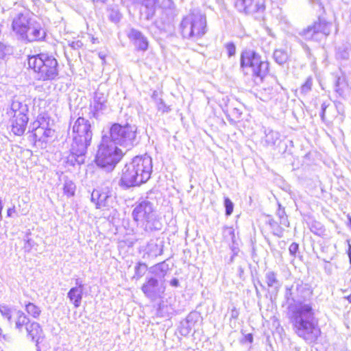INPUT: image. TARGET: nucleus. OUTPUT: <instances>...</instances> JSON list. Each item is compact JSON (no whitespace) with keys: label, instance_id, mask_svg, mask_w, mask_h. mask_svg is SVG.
Listing matches in <instances>:
<instances>
[{"label":"nucleus","instance_id":"nucleus-60","mask_svg":"<svg viewBox=\"0 0 351 351\" xmlns=\"http://www.w3.org/2000/svg\"><path fill=\"white\" fill-rule=\"evenodd\" d=\"M184 332L185 334H188V333H189V330H188L187 329H186L184 331V330H182L181 331V333H182V334H184Z\"/></svg>","mask_w":351,"mask_h":351},{"label":"nucleus","instance_id":"nucleus-48","mask_svg":"<svg viewBox=\"0 0 351 351\" xmlns=\"http://www.w3.org/2000/svg\"><path fill=\"white\" fill-rule=\"evenodd\" d=\"M24 248L26 251H29L32 248V241L27 239L25 243Z\"/></svg>","mask_w":351,"mask_h":351},{"label":"nucleus","instance_id":"nucleus-10","mask_svg":"<svg viewBox=\"0 0 351 351\" xmlns=\"http://www.w3.org/2000/svg\"><path fill=\"white\" fill-rule=\"evenodd\" d=\"M134 170L139 174L141 180L145 183L152 172V159L147 155L137 156L130 162Z\"/></svg>","mask_w":351,"mask_h":351},{"label":"nucleus","instance_id":"nucleus-20","mask_svg":"<svg viewBox=\"0 0 351 351\" xmlns=\"http://www.w3.org/2000/svg\"><path fill=\"white\" fill-rule=\"evenodd\" d=\"M28 112L27 105L14 98L11 104L10 108L7 111L8 115L11 117H27Z\"/></svg>","mask_w":351,"mask_h":351},{"label":"nucleus","instance_id":"nucleus-24","mask_svg":"<svg viewBox=\"0 0 351 351\" xmlns=\"http://www.w3.org/2000/svg\"><path fill=\"white\" fill-rule=\"evenodd\" d=\"M145 254L149 257H157L163 252V245L162 242L158 243L156 241H150L145 248Z\"/></svg>","mask_w":351,"mask_h":351},{"label":"nucleus","instance_id":"nucleus-25","mask_svg":"<svg viewBox=\"0 0 351 351\" xmlns=\"http://www.w3.org/2000/svg\"><path fill=\"white\" fill-rule=\"evenodd\" d=\"M83 291L81 287H72L67 293L70 302L75 308H78L82 303Z\"/></svg>","mask_w":351,"mask_h":351},{"label":"nucleus","instance_id":"nucleus-17","mask_svg":"<svg viewBox=\"0 0 351 351\" xmlns=\"http://www.w3.org/2000/svg\"><path fill=\"white\" fill-rule=\"evenodd\" d=\"M112 197L109 192H101L95 189L91 194V201L95 203L97 208H102L110 206Z\"/></svg>","mask_w":351,"mask_h":351},{"label":"nucleus","instance_id":"nucleus-37","mask_svg":"<svg viewBox=\"0 0 351 351\" xmlns=\"http://www.w3.org/2000/svg\"><path fill=\"white\" fill-rule=\"evenodd\" d=\"M135 275L134 278H136L137 279L141 278L144 276L147 271V265L143 263H138L134 268Z\"/></svg>","mask_w":351,"mask_h":351},{"label":"nucleus","instance_id":"nucleus-46","mask_svg":"<svg viewBox=\"0 0 351 351\" xmlns=\"http://www.w3.org/2000/svg\"><path fill=\"white\" fill-rule=\"evenodd\" d=\"M225 233L230 236V239L232 241V243H234L235 234L234 230L232 228H226Z\"/></svg>","mask_w":351,"mask_h":351},{"label":"nucleus","instance_id":"nucleus-9","mask_svg":"<svg viewBox=\"0 0 351 351\" xmlns=\"http://www.w3.org/2000/svg\"><path fill=\"white\" fill-rule=\"evenodd\" d=\"M14 319L16 330L22 332L25 329L28 338L31 339L32 341H38L43 332L38 323L30 322L28 317L20 310H14Z\"/></svg>","mask_w":351,"mask_h":351},{"label":"nucleus","instance_id":"nucleus-58","mask_svg":"<svg viewBox=\"0 0 351 351\" xmlns=\"http://www.w3.org/2000/svg\"><path fill=\"white\" fill-rule=\"evenodd\" d=\"M234 255H232L230 258V261H229V263H232L233 261H234Z\"/></svg>","mask_w":351,"mask_h":351},{"label":"nucleus","instance_id":"nucleus-61","mask_svg":"<svg viewBox=\"0 0 351 351\" xmlns=\"http://www.w3.org/2000/svg\"><path fill=\"white\" fill-rule=\"evenodd\" d=\"M99 57L101 58V59H104V56L103 55H101V53L99 54Z\"/></svg>","mask_w":351,"mask_h":351},{"label":"nucleus","instance_id":"nucleus-16","mask_svg":"<svg viewBox=\"0 0 351 351\" xmlns=\"http://www.w3.org/2000/svg\"><path fill=\"white\" fill-rule=\"evenodd\" d=\"M106 102L107 96L104 93L96 91L90 106L89 117L97 119L102 111L106 108Z\"/></svg>","mask_w":351,"mask_h":351},{"label":"nucleus","instance_id":"nucleus-51","mask_svg":"<svg viewBox=\"0 0 351 351\" xmlns=\"http://www.w3.org/2000/svg\"><path fill=\"white\" fill-rule=\"evenodd\" d=\"M238 315H239L238 311L235 308L232 309V312H231V317L233 319H237Z\"/></svg>","mask_w":351,"mask_h":351},{"label":"nucleus","instance_id":"nucleus-50","mask_svg":"<svg viewBox=\"0 0 351 351\" xmlns=\"http://www.w3.org/2000/svg\"><path fill=\"white\" fill-rule=\"evenodd\" d=\"M75 287H81L82 291H84V284L82 283V281L80 280L79 279H77L75 281Z\"/></svg>","mask_w":351,"mask_h":351},{"label":"nucleus","instance_id":"nucleus-56","mask_svg":"<svg viewBox=\"0 0 351 351\" xmlns=\"http://www.w3.org/2000/svg\"><path fill=\"white\" fill-rule=\"evenodd\" d=\"M348 254L349 256L350 262L351 263V245L349 244Z\"/></svg>","mask_w":351,"mask_h":351},{"label":"nucleus","instance_id":"nucleus-3","mask_svg":"<svg viewBox=\"0 0 351 351\" xmlns=\"http://www.w3.org/2000/svg\"><path fill=\"white\" fill-rule=\"evenodd\" d=\"M27 64L34 71V77L40 81H51L58 75V63L51 54L40 53L28 56Z\"/></svg>","mask_w":351,"mask_h":351},{"label":"nucleus","instance_id":"nucleus-35","mask_svg":"<svg viewBox=\"0 0 351 351\" xmlns=\"http://www.w3.org/2000/svg\"><path fill=\"white\" fill-rule=\"evenodd\" d=\"M25 310L29 315H32L34 318L38 317L41 313L40 308L31 302H29L27 304H26Z\"/></svg>","mask_w":351,"mask_h":351},{"label":"nucleus","instance_id":"nucleus-6","mask_svg":"<svg viewBox=\"0 0 351 351\" xmlns=\"http://www.w3.org/2000/svg\"><path fill=\"white\" fill-rule=\"evenodd\" d=\"M240 69L243 73L250 71L253 77L262 81L268 73L269 63L256 51L245 49L240 56Z\"/></svg>","mask_w":351,"mask_h":351},{"label":"nucleus","instance_id":"nucleus-5","mask_svg":"<svg viewBox=\"0 0 351 351\" xmlns=\"http://www.w3.org/2000/svg\"><path fill=\"white\" fill-rule=\"evenodd\" d=\"M123 156L122 150L110 141L108 135H104L98 147L96 164L106 171H112Z\"/></svg>","mask_w":351,"mask_h":351},{"label":"nucleus","instance_id":"nucleus-2","mask_svg":"<svg viewBox=\"0 0 351 351\" xmlns=\"http://www.w3.org/2000/svg\"><path fill=\"white\" fill-rule=\"evenodd\" d=\"M73 143L71 147V160L78 164L85 161L87 147L90 145L93 137L92 126L90 121L84 117H78L73 127Z\"/></svg>","mask_w":351,"mask_h":351},{"label":"nucleus","instance_id":"nucleus-47","mask_svg":"<svg viewBox=\"0 0 351 351\" xmlns=\"http://www.w3.org/2000/svg\"><path fill=\"white\" fill-rule=\"evenodd\" d=\"M327 107H328V106L325 103L322 104V112L320 113V117L323 121H324L325 112H326Z\"/></svg>","mask_w":351,"mask_h":351},{"label":"nucleus","instance_id":"nucleus-26","mask_svg":"<svg viewBox=\"0 0 351 351\" xmlns=\"http://www.w3.org/2000/svg\"><path fill=\"white\" fill-rule=\"evenodd\" d=\"M223 111L226 112L227 119L231 124H235L241 119L242 112L237 108H229L227 107Z\"/></svg>","mask_w":351,"mask_h":351},{"label":"nucleus","instance_id":"nucleus-32","mask_svg":"<svg viewBox=\"0 0 351 351\" xmlns=\"http://www.w3.org/2000/svg\"><path fill=\"white\" fill-rule=\"evenodd\" d=\"M273 57L276 62L282 65L287 62L289 58L287 52L283 49H276L274 51Z\"/></svg>","mask_w":351,"mask_h":351},{"label":"nucleus","instance_id":"nucleus-1","mask_svg":"<svg viewBox=\"0 0 351 351\" xmlns=\"http://www.w3.org/2000/svg\"><path fill=\"white\" fill-rule=\"evenodd\" d=\"M312 294L308 285L302 282L286 287L285 293L293 330L298 337L309 343L315 341L320 335L313 306L310 303H304Z\"/></svg>","mask_w":351,"mask_h":351},{"label":"nucleus","instance_id":"nucleus-45","mask_svg":"<svg viewBox=\"0 0 351 351\" xmlns=\"http://www.w3.org/2000/svg\"><path fill=\"white\" fill-rule=\"evenodd\" d=\"M298 248H299V245H298V243H292L290 245L289 248V253H290L292 256H295V254H296V252H298Z\"/></svg>","mask_w":351,"mask_h":351},{"label":"nucleus","instance_id":"nucleus-55","mask_svg":"<svg viewBox=\"0 0 351 351\" xmlns=\"http://www.w3.org/2000/svg\"><path fill=\"white\" fill-rule=\"evenodd\" d=\"M114 15L115 16H113L112 14H110V19L114 21H118L119 20V16H118V13L115 12L114 13Z\"/></svg>","mask_w":351,"mask_h":351},{"label":"nucleus","instance_id":"nucleus-34","mask_svg":"<svg viewBox=\"0 0 351 351\" xmlns=\"http://www.w3.org/2000/svg\"><path fill=\"white\" fill-rule=\"evenodd\" d=\"M311 231L316 235L322 236L324 234L325 228L324 226L318 221H314L310 226Z\"/></svg>","mask_w":351,"mask_h":351},{"label":"nucleus","instance_id":"nucleus-18","mask_svg":"<svg viewBox=\"0 0 351 351\" xmlns=\"http://www.w3.org/2000/svg\"><path fill=\"white\" fill-rule=\"evenodd\" d=\"M129 38L132 40L138 50L146 51L148 48L147 38L138 30L131 29L128 34Z\"/></svg>","mask_w":351,"mask_h":351},{"label":"nucleus","instance_id":"nucleus-49","mask_svg":"<svg viewBox=\"0 0 351 351\" xmlns=\"http://www.w3.org/2000/svg\"><path fill=\"white\" fill-rule=\"evenodd\" d=\"M179 280L177 279V278H173L171 281H170V285L172 286V287H178L179 286Z\"/></svg>","mask_w":351,"mask_h":351},{"label":"nucleus","instance_id":"nucleus-40","mask_svg":"<svg viewBox=\"0 0 351 351\" xmlns=\"http://www.w3.org/2000/svg\"><path fill=\"white\" fill-rule=\"evenodd\" d=\"M161 8L172 14L175 9V5L172 0H162Z\"/></svg>","mask_w":351,"mask_h":351},{"label":"nucleus","instance_id":"nucleus-22","mask_svg":"<svg viewBox=\"0 0 351 351\" xmlns=\"http://www.w3.org/2000/svg\"><path fill=\"white\" fill-rule=\"evenodd\" d=\"M169 269V265L165 261H162L149 267V272L154 275L160 280L163 281Z\"/></svg>","mask_w":351,"mask_h":351},{"label":"nucleus","instance_id":"nucleus-43","mask_svg":"<svg viewBox=\"0 0 351 351\" xmlns=\"http://www.w3.org/2000/svg\"><path fill=\"white\" fill-rule=\"evenodd\" d=\"M225 48L226 49L227 53L229 57L235 55L236 53V47L235 45L232 42L228 43L225 45Z\"/></svg>","mask_w":351,"mask_h":351},{"label":"nucleus","instance_id":"nucleus-4","mask_svg":"<svg viewBox=\"0 0 351 351\" xmlns=\"http://www.w3.org/2000/svg\"><path fill=\"white\" fill-rule=\"evenodd\" d=\"M132 216L138 226L145 232L160 230L162 228L160 217L154 210L153 204L148 200H143L137 204L133 209Z\"/></svg>","mask_w":351,"mask_h":351},{"label":"nucleus","instance_id":"nucleus-57","mask_svg":"<svg viewBox=\"0 0 351 351\" xmlns=\"http://www.w3.org/2000/svg\"><path fill=\"white\" fill-rule=\"evenodd\" d=\"M342 58L343 59H347L348 58V53L346 51L343 52V53L342 54Z\"/></svg>","mask_w":351,"mask_h":351},{"label":"nucleus","instance_id":"nucleus-41","mask_svg":"<svg viewBox=\"0 0 351 351\" xmlns=\"http://www.w3.org/2000/svg\"><path fill=\"white\" fill-rule=\"evenodd\" d=\"M49 119H46V125L44 130L43 141L46 142L49 137H51L53 135L54 130L49 128Z\"/></svg>","mask_w":351,"mask_h":351},{"label":"nucleus","instance_id":"nucleus-14","mask_svg":"<svg viewBox=\"0 0 351 351\" xmlns=\"http://www.w3.org/2000/svg\"><path fill=\"white\" fill-rule=\"evenodd\" d=\"M144 182L141 180L139 174L134 170L130 162L126 164L122 170L120 185L125 188L139 186Z\"/></svg>","mask_w":351,"mask_h":351},{"label":"nucleus","instance_id":"nucleus-52","mask_svg":"<svg viewBox=\"0 0 351 351\" xmlns=\"http://www.w3.org/2000/svg\"><path fill=\"white\" fill-rule=\"evenodd\" d=\"M245 339L246 341H248L249 343H252L253 341V336L252 334H247L245 337Z\"/></svg>","mask_w":351,"mask_h":351},{"label":"nucleus","instance_id":"nucleus-54","mask_svg":"<svg viewBox=\"0 0 351 351\" xmlns=\"http://www.w3.org/2000/svg\"><path fill=\"white\" fill-rule=\"evenodd\" d=\"M231 250L232 252V255H234V256L237 255L239 250L238 247L232 246V247H231Z\"/></svg>","mask_w":351,"mask_h":351},{"label":"nucleus","instance_id":"nucleus-8","mask_svg":"<svg viewBox=\"0 0 351 351\" xmlns=\"http://www.w3.org/2000/svg\"><path fill=\"white\" fill-rule=\"evenodd\" d=\"M136 132L137 128L135 125L114 123L110 128L108 137L115 145L130 149L138 143Z\"/></svg>","mask_w":351,"mask_h":351},{"label":"nucleus","instance_id":"nucleus-53","mask_svg":"<svg viewBox=\"0 0 351 351\" xmlns=\"http://www.w3.org/2000/svg\"><path fill=\"white\" fill-rule=\"evenodd\" d=\"M14 212H15V207L14 206H13L12 208H10L7 210V215L8 217H11L12 213H14Z\"/></svg>","mask_w":351,"mask_h":351},{"label":"nucleus","instance_id":"nucleus-13","mask_svg":"<svg viewBox=\"0 0 351 351\" xmlns=\"http://www.w3.org/2000/svg\"><path fill=\"white\" fill-rule=\"evenodd\" d=\"M141 289L147 298L154 300L162 296L165 288L163 281L154 277H150L147 279Z\"/></svg>","mask_w":351,"mask_h":351},{"label":"nucleus","instance_id":"nucleus-44","mask_svg":"<svg viewBox=\"0 0 351 351\" xmlns=\"http://www.w3.org/2000/svg\"><path fill=\"white\" fill-rule=\"evenodd\" d=\"M158 110L162 112H169L171 110L169 106H167L162 99H160L158 102Z\"/></svg>","mask_w":351,"mask_h":351},{"label":"nucleus","instance_id":"nucleus-23","mask_svg":"<svg viewBox=\"0 0 351 351\" xmlns=\"http://www.w3.org/2000/svg\"><path fill=\"white\" fill-rule=\"evenodd\" d=\"M265 277L268 287L277 293L282 287V282L278 278V274L269 270L265 273Z\"/></svg>","mask_w":351,"mask_h":351},{"label":"nucleus","instance_id":"nucleus-38","mask_svg":"<svg viewBox=\"0 0 351 351\" xmlns=\"http://www.w3.org/2000/svg\"><path fill=\"white\" fill-rule=\"evenodd\" d=\"M312 86H313V78H312V77L310 76V77H307L304 84L302 85V86L300 88L301 94L306 95L307 93H308L311 90Z\"/></svg>","mask_w":351,"mask_h":351},{"label":"nucleus","instance_id":"nucleus-36","mask_svg":"<svg viewBox=\"0 0 351 351\" xmlns=\"http://www.w3.org/2000/svg\"><path fill=\"white\" fill-rule=\"evenodd\" d=\"M276 215L279 218L280 225L283 226L284 227L289 226L287 215H286L285 209L281 208L280 205H279V209L278 210Z\"/></svg>","mask_w":351,"mask_h":351},{"label":"nucleus","instance_id":"nucleus-27","mask_svg":"<svg viewBox=\"0 0 351 351\" xmlns=\"http://www.w3.org/2000/svg\"><path fill=\"white\" fill-rule=\"evenodd\" d=\"M280 136L278 132L271 130H265V143L269 146L276 145L280 142Z\"/></svg>","mask_w":351,"mask_h":351},{"label":"nucleus","instance_id":"nucleus-33","mask_svg":"<svg viewBox=\"0 0 351 351\" xmlns=\"http://www.w3.org/2000/svg\"><path fill=\"white\" fill-rule=\"evenodd\" d=\"M0 313L10 323H12V317H14V310H12L6 305L0 304Z\"/></svg>","mask_w":351,"mask_h":351},{"label":"nucleus","instance_id":"nucleus-11","mask_svg":"<svg viewBox=\"0 0 351 351\" xmlns=\"http://www.w3.org/2000/svg\"><path fill=\"white\" fill-rule=\"evenodd\" d=\"M45 36L46 32L45 29L42 27L38 22L32 19L31 25H28L19 40L26 43H33L43 40Z\"/></svg>","mask_w":351,"mask_h":351},{"label":"nucleus","instance_id":"nucleus-19","mask_svg":"<svg viewBox=\"0 0 351 351\" xmlns=\"http://www.w3.org/2000/svg\"><path fill=\"white\" fill-rule=\"evenodd\" d=\"M28 120L29 118L27 116L24 117L21 116L11 117L10 124L12 132L17 136L23 134L25 131Z\"/></svg>","mask_w":351,"mask_h":351},{"label":"nucleus","instance_id":"nucleus-28","mask_svg":"<svg viewBox=\"0 0 351 351\" xmlns=\"http://www.w3.org/2000/svg\"><path fill=\"white\" fill-rule=\"evenodd\" d=\"M300 35L307 40H319L322 38L318 37L314 25L308 26L307 28L304 29Z\"/></svg>","mask_w":351,"mask_h":351},{"label":"nucleus","instance_id":"nucleus-31","mask_svg":"<svg viewBox=\"0 0 351 351\" xmlns=\"http://www.w3.org/2000/svg\"><path fill=\"white\" fill-rule=\"evenodd\" d=\"M75 190L76 186L75 183L68 178L64 179L63 185L64 194L66 195L67 197H71L75 195Z\"/></svg>","mask_w":351,"mask_h":351},{"label":"nucleus","instance_id":"nucleus-39","mask_svg":"<svg viewBox=\"0 0 351 351\" xmlns=\"http://www.w3.org/2000/svg\"><path fill=\"white\" fill-rule=\"evenodd\" d=\"M346 86L344 77H338L335 80V90L337 93L341 95L343 92V88Z\"/></svg>","mask_w":351,"mask_h":351},{"label":"nucleus","instance_id":"nucleus-12","mask_svg":"<svg viewBox=\"0 0 351 351\" xmlns=\"http://www.w3.org/2000/svg\"><path fill=\"white\" fill-rule=\"evenodd\" d=\"M11 28L12 32L19 40L21 35L26 30L28 25H31V21L33 19L30 14L27 12H17L12 15Z\"/></svg>","mask_w":351,"mask_h":351},{"label":"nucleus","instance_id":"nucleus-62","mask_svg":"<svg viewBox=\"0 0 351 351\" xmlns=\"http://www.w3.org/2000/svg\"><path fill=\"white\" fill-rule=\"evenodd\" d=\"M1 332H2V330H1V328H0V335H1Z\"/></svg>","mask_w":351,"mask_h":351},{"label":"nucleus","instance_id":"nucleus-59","mask_svg":"<svg viewBox=\"0 0 351 351\" xmlns=\"http://www.w3.org/2000/svg\"><path fill=\"white\" fill-rule=\"evenodd\" d=\"M107 0H93V1L105 3Z\"/></svg>","mask_w":351,"mask_h":351},{"label":"nucleus","instance_id":"nucleus-7","mask_svg":"<svg viewBox=\"0 0 351 351\" xmlns=\"http://www.w3.org/2000/svg\"><path fill=\"white\" fill-rule=\"evenodd\" d=\"M184 38L197 40L206 32V16L199 12H191L183 18L180 25Z\"/></svg>","mask_w":351,"mask_h":351},{"label":"nucleus","instance_id":"nucleus-15","mask_svg":"<svg viewBox=\"0 0 351 351\" xmlns=\"http://www.w3.org/2000/svg\"><path fill=\"white\" fill-rule=\"evenodd\" d=\"M235 6L240 12L247 14L263 13L265 5L260 0H236Z\"/></svg>","mask_w":351,"mask_h":351},{"label":"nucleus","instance_id":"nucleus-42","mask_svg":"<svg viewBox=\"0 0 351 351\" xmlns=\"http://www.w3.org/2000/svg\"><path fill=\"white\" fill-rule=\"evenodd\" d=\"M224 206L226 208V215H230L232 213L234 205L228 197H226L224 199Z\"/></svg>","mask_w":351,"mask_h":351},{"label":"nucleus","instance_id":"nucleus-30","mask_svg":"<svg viewBox=\"0 0 351 351\" xmlns=\"http://www.w3.org/2000/svg\"><path fill=\"white\" fill-rule=\"evenodd\" d=\"M158 0H143L142 4L145 6L147 10V16L146 19L149 20L152 19L155 14L156 5L158 3Z\"/></svg>","mask_w":351,"mask_h":351},{"label":"nucleus","instance_id":"nucleus-29","mask_svg":"<svg viewBox=\"0 0 351 351\" xmlns=\"http://www.w3.org/2000/svg\"><path fill=\"white\" fill-rule=\"evenodd\" d=\"M313 25L318 37L322 38L323 36H326L330 34V29L326 22L319 21L318 22H315Z\"/></svg>","mask_w":351,"mask_h":351},{"label":"nucleus","instance_id":"nucleus-21","mask_svg":"<svg viewBox=\"0 0 351 351\" xmlns=\"http://www.w3.org/2000/svg\"><path fill=\"white\" fill-rule=\"evenodd\" d=\"M46 119H49V118L45 117H38L37 120L34 123V126L33 128V136L35 141H43Z\"/></svg>","mask_w":351,"mask_h":351}]
</instances>
